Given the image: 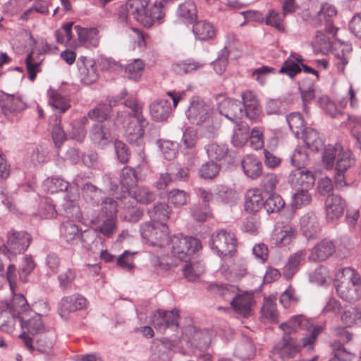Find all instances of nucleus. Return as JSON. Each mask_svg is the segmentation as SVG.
Here are the masks:
<instances>
[{
  "label": "nucleus",
  "mask_w": 361,
  "mask_h": 361,
  "mask_svg": "<svg viewBox=\"0 0 361 361\" xmlns=\"http://www.w3.org/2000/svg\"><path fill=\"white\" fill-rule=\"evenodd\" d=\"M279 328L286 336L296 332L299 329H305L307 333L301 339V346L308 350L313 349L317 336L323 331L322 326H314L312 320L307 319L303 314L293 316L287 322L281 324Z\"/></svg>",
  "instance_id": "obj_1"
},
{
  "label": "nucleus",
  "mask_w": 361,
  "mask_h": 361,
  "mask_svg": "<svg viewBox=\"0 0 361 361\" xmlns=\"http://www.w3.org/2000/svg\"><path fill=\"white\" fill-rule=\"evenodd\" d=\"M149 0H128L124 8L126 18L132 17L145 27H151L156 21L161 20L165 13L154 4L147 8Z\"/></svg>",
  "instance_id": "obj_2"
},
{
  "label": "nucleus",
  "mask_w": 361,
  "mask_h": 361,
  "mask_svg": "<svg viewBox=\"0 0 361 361\" xmlns=\"http://www.w3.org/2000/svg\"><path fill=\"white\" fill-rule=\"evenodd\" d=\"M142 110L143 105L140 104L130 109V111L128 115H125L123 120V114H118L116 122L123 125L125 128V137L130 143L139 145L144 135L143 128L147 124V121L143 116Z\"/></svg>",
  "instance_id": "obj_3"
},
{
  "label": "nucleus",
  "mask_w": 361,
  "mask_h": 361,
  "mask_svg": "<svg viewBox=\"0 0 361 361\" xmlns=\"http://www.w3.org/2000/svg\"><path fill=\"white\" fill-rule=\"evenodd\" d=\"M211 248L221 257H231L237 249V239L233 233L221 229L211 235Z\"/></svg>",
  "instance_id": "obj_4"
},
{
  "label": "nucleus",
  "mask_w": 361,
  "mask_h": 361,
  "mask_svg": "<svg viewBox=\"0 0 361 361\" xmlns=\"http://www.w3.org/2000/svg\"><path fill=\"white\" fill-rule=\"evenodd\" d=\"M169 242L173 256L185 262H188L190 257L202 247L198 239L191 236H184L182 234L173 235L170 238Z\"/></svg>",
  "instance_id": "obj_5"
},
{
  "label": "nucleus",
  "mask_w": 361,
  "mask_h": 361,
  "mask_svg": "<svg viewBox=\"0 0 361 361\" xmlns=\"http://www.w3.org/2000/svg\"><path fill=\"white\" fill-rule=\"evenodd\" d=\"M140 231L142 238L153 246L164 247L169 243V228L166 223H144Z\"/></svg>",
  "instance_id": "obj_6"
},
{
  "label": "nucleus",
  "mask_w": 361,
  "mask_h": 361,
  "mask_svg": "<svg viewBox=\"0 0 361 361\" xmlns=\"http://www.w3.org/2000/svg\"><path fill=\"white\" fill-rule=\"evenodd\" d=\"M214 108L209 102L197 96L191 97L186 116L191 123L201 125L212 116Z\"/></svg>",
  "instance_id": "obj_7"
},
{
  "label": "nucleus",
  "mask_w": 361,
  "mask_h": 361,
  "mask_svg": "<svg viewBox=\"0 0 361 361\" xmlns=\"http://www.w3.org/2000/svg\"><path fill=\"white\" fill-rule=\"evenodd\" d=\"M31 241L32 237L26 231L11 229L7 233L3 250L13 255L21 254L27 250Z\"/></svg>",
  "instance_id": "obj_8"
},
{
  "label": "nucleus",
  "mask_w": 361,
  "mask_h": 361,
  "mask_svg": "<svg viewBox=\"0 0 361 361\" xmlns=\"http://www.w3.org/2000/svg\"><path fill=\"white\" fill-rule=\"evenodd\" d=\"M179 318V311L176 309L171 311L157 310L152 316V324L161 334L165 333L169 328L175 331L178 328Z\"/></svg>",
  "instance_id": "obj_9"
},
{
  "label": "nucleus",
  "mask_w": 361,
  "mask_h": 361,
  "mask_svg": "<svg viewBox=\"0 0 361 361\" xmlns=\"http://www.w3.org/2000/svg\"><path fill=\"white\" fill-rule=\"evenodd\" d=\"M77 66L80 81L82 83L90 85L97 81L99 72L92 59L81 56L78 59Z\"/></svg>",
  "instance_id": "obj_10"
},
{
  "label": "nucleus",
  "mask_w": 361,
  "mask_h": 361,
  "mask_svg": "<svg viewBox=\"0 0 361 361\" xmlns=\"http://www.w3.org/2000/svg\"><path fill=\"white\" fill-rule=\"evenodd\" d=\"M217 109L219 114L235 123L243 116V104L237 99H224L218 103Z\"/></svg>",
  "instance_id": "obj_11"
},
{
  "label": "nucleus",
  "mask_w": 361,
  "mask_h": 361,
  "mask_svg": "<svg viewBox=\"0 0 361 361\" xmlns=\"http://www.w3.org/2000/svg\"><path fill=\"white\" fill-rule=\"evenodd\" d=\"M87 306V300L80 294L63 297L59 305L61 317L67 319L70 313L82 310Z\"/></svg>",
  "instance_id": "obj_12"
},
{
  "label": "nucleus",
  "mask_w": 361,
  "mask_h": 361,
  "mask_svg": "<svg viewBox=\"0 0 361 361\" xmlns=\"http://www.w3.org/2000/svg\"><path fill=\"white\" fill-rule=\"evenodd\" d=\"M300 350V345H295L288 336L284 334L281 341L274 347L272 354L282 361H287L293 358Z\"/></svg>",
  "instance_id": "obj_13"
},
{
  "label": "nucleus",
  "mask_w": 361,
  "mask_h": 361,
  "mask_svg": "<svg viewBox=\"0 0 361 361\" xmlns=\"http://www.w3.org/2000/svg\"><path fill=\"white\" fill-rule=\"evenodd\" d=\"M173 343L168 338L154 340L150 348L151 361H171Z\"/></svg>",
  "instance_id": "obj_14"
},
{
  "label": "nucleus",
  "mask_w": 361,
  "mask_h": 361,
  "mask_svg": "<svg viewBox=\"0 0 361 361\" xmlns=\"http://www.w3.org/2000/svg\"><path fill=\"white\" fill-rule=\"evenodd\" d=\"M1 108L5 116H8L23 111L26 104L22 97L18 94L3 93L0 100Z\"/></svg>",
  "instance_id": "obj_15"
},
{
  "label": "nucleus",
  "mask_w": 361,
  "mask_h": 361,
  "mask_svg": "<svg viewBox=\"0 0 361 361\" xmlns=\"http://www.w3.org/2000/svg\"><path fill=\"white\" fill-rule=\"evenodd\" d=\"M345 208V200L338 195H328L325 200V212L328 221H334L343 214Z\"/></svg>",
  "instance_id": "obj_16"
},
{
  "label": "nucleus",
  "mask_w": 361,
  "mask_h": 361,
  "mask_svg": "<svg viewBox=\"0 0 361 361\" xmlns=\"http://www.w3.org/2000/svg\"><path fill=\"white\" fill-rule=\"evenodd\" d=\"M300 229L307 238H314L321 230L319 216L310 211L301 216L300 219Z\"/></svg>",
  "instance_id": "obj_17"
},
{
  "label": "nucleus",
  "mask_w": 361,
  "mask_h": 361,
  "mask_svg": "<svg viewBox=\"0 0 361 361\" xmlns=\"http://www.w3.org/2000/svg\"><path fill=\"white\" fill-rule=\"evenodd\" d=\"M243 115L251 121H256L260 115V106L259 101L252 91H245L242 93Z\"/></svg>",
  "instance_id": "obj_18"
},
{
  "label": "nucleus",
  "mask_w": 361,
  "mask_h": 361,
  "mask_svg": "<svg viewBox=\"0 0 361 361\" xmlns=\"http://www.w3.org/2000/svg\"><path fill=\"white\" fill-rule=\"evenodd\" d=\"M288 183L293 187H301V189H310L315 182V177L312 172L302 169L293 170L288 178Z\"/></svg>",
  "instance_id": "obj_19"
},
{
  "label": "nucleus",
  "mask_w": 361,
  "mask_h": 361,
  "mask_svg": "<svg viewBox=\"0 0 361 361\" xmlns=\"http://www.w3.org/2000/svg\"><path fill=\"white\" fill-rule=\"evenodd\" d=\"M75 30L77 32L78 39L81 45L87 48L98 47L101 36L98 29L85 28L80 25H75Z\"/></svg>",
  "instance_id": "obj_20"
},
{
  "label": "nucleus",
  "mask_w": 361,
  "mask_h": 361,
  "mask_svg": "<svg viewBox=\"0 0 361 361\" xmlns=\"http://www.w3.org/2000/svg\"><path fill=\"white\" fill-rule=\"evenodd\" d=\"M19 324L23 331L32 336L43 334L49 331L48 327L42 321V315L39 314H35L29 319H27L25 316L21 317Z\"/></svg>",
  "instance_id": "obj_21"
},
{
  "label": "nucleus",
  "mask_w": 361,
  "mask_h": 361,
  "mask_svg": "<svg viewBox=\"0 0 361 361\" xmlns=\"http://www.w3.org/2000/svg\"><path fill=\"white\" fill-rule=\"evenodd\" d=\"M336 251V246L329 239H324L310 251L309 260L312 262L324 261L331 257Z\"/></svg>",
  "instance_id": "obj_22"
},
{
  "label": "nucleus",
  "mask_w": 361,
  "mask_h": 361,
  "mask_svg": "<svg viewBox=\"0 0 361 361\" xmlns=\"http://www.w3.org/2000/svg\"><path fill=\"white\" fill-rule=\"evenodd\" d=\"M254 303L253 295L248 293L237 295L231 302L235 312L243 317H248L252 314Z\"/></svg>",
  "instance_id": "obj_23"
},
{
  "label": "nucleus",
  "mask_w": 361,
  "mask_h": 361,
  "mask_svg": "<svg viewBox=\"0 0 361 361\" xmlns=\"http://www.w3.org/2000/svg\"><path fill=\"white\" fill-rule=\"evenodd\" d=\"M90 137L94 145L104 147L111 142L112 137L108 127L104 123L94 124L90 132Z\"/></svg>",
  "instance_id": "obj_24"
},
{
  "label": "nucleus",
  "mask_w": 361,
  "mask_h": 361,
  "mask_svg": "<svg viewBox=\"0 0 361 361\" xmlns=\"http://www.w3.org/2000/svg\"><path fill=\"white\" fill-rule=\"evenodd\" d=\"M171 109L170 102L164 99H156L149 105L150 115L156 121L166 120L171 114Z\"/></svg>",
  "instance_id": "obj_25"
},
{
  "label": "nucleus",
  "mask_w": 361,
  "mask_h": 361,
  "mask_svg": "<svg viewBox=\"0 0 361 361\" xmlns=\"http://www.w3.org/2000/svg\"><path fill=\"white\" fill-rule=\"evenodd\" d=\"M79 242L84 248L94 253L103 247V240L98 236L95 229H87L82 231Z\"/></svg>",
  "instance_id": "obj_26"
},
{
  "label": "nucleus",
  "mask_w": 361,
  "mask_h": 361,
  "mask_svg": "<svg viewBox=\"0 0 361 361\" xmlns=\"http://www.w3.org/2000/svg\"><path fill=\"white\" fill-rule=\"evenodd\" d=\"M295 228L290 224L277 226L274 231L272 240L278 246H286L295 238Z\"/></svg>",
  "instance_id": "obj_27"
},
{
  "label": "nucleus",
  "mask_w": 361,
  "mask_h": 361,
  "mask_svg": "<svg viewBox=\"0 0 361 361\" xmlns=\"http://www.w3.org/2000/svg\"><path fill=\"white\" fill-rule=\"evenodd\" d=\"M82 233L79 226L70 221L63 223L60 227L61 237L72 245L78 244Z\"/></svg>",
  "instance_id": "obj_28"
},
{
  "label": "nucleus",
  "mask_w": 361,
  "mask_h": 361,
  "mask_svg": "<svg viewBox=\"0 0 361 361\" xmlns=\"http://www.w3.org/2000/svg\"><path fill=\"white\" fill-rule=\"evenodd\" d=\"M304 61L303 58L297 54H291L289 57L283 63L279 73L288 76L293 79L296 75L301 72L302 68L300 64Z\"/></svg>",
  "instance_id": "obj_29"
},
{
  "label": "nucleus",
  "mask_w": 361,
  "mask_h": 361,
  "mask_svg": "<svg viewBox=\"0 0 361 361\" xmlns=\"http://www.w3.org/2000/svg\"><path fill=\"white\" fill-rule=\"evenodd\" d=\"M242 167L245 174L251 179H256L262 173V164L255 155L249 154L242 161Z\"/></svg>",
  "instance_id": "obj_30"
},
{
  "label": "nucleus",
  "mask_w": 361,
  "mask_h": 361,
  "mask_svg": "<svg viewBox=\"0 0 361 361\" xmlns=\"http://www.w3.org/2000/svg\"><path fill=\"white\" fill-rule=\"evenodd\" d=\"M119 200L124 204L121 209V218L128 222H137L142 216V211L130 203L129 197L123 196V200Z\"/></svg>",
  "instance_id": "obj_31"
},
{
  "label": "nucleus",
  "mask_w": 361,
  "mask_h": 361,
  "mask_svg": "<svg viewBox=\"0 0 361 361\" xmlns=\"http://www.w3.org/2000/svg\"><path fill=\"white\" fill-rule=\"evenodd\" d=\"M176 16L188 24H193L197 20V8L192 1H186L178 5Z\"/></svg>",
  "instance_id": "obj_32"
},
{
  "label": "nucleus",
  "mask_w": 361,
  "mask_h": 361,
  "mask_svg": "<svg viewBox=\"0 0 361 361\" xmlns=\"http://www.w3.org/2000/svg\"><path fill=\"white\" fill-rule=\"evenodd\" d=\"M197 140V132L191 127H188L183 132L181 140V147L183 150H186L185 154H188L190 158L195 159L196 158V142Z\"/></svg>",
  "instance_id": "obj_33"
},
{
  "label": "nucleus",
  "mask_w": 361,
  "mask_h": 361,
  "mask_svg": "<svg viewBox=\"0 0 361 361\" xmlns=\"http://www.w3.org/2000/svg\"><path fill=\"white\" fill-rule=\"evenodd\" d=\"M264 200L259 189H249L245 194V209L250 213H255L264 207Z\"/></svg>",
  "instance_id": "obj_34"
},
{
  "label": "nucleus",
  "mask_w": 361,
  "mask_h": 361,
  "mask_svg": "<svg viewBox=\"0 0 361 361\" xmlns=\"http://www.w3.org/2000/svg\"><path fill=\"white\" fill-rule=\"evenodd\" d=\"M192 32L196 39L202 41L209 40L215 36L214 25L207 20L196 21L193 23Z\"/></svg>",
  "instance_id": "obj_35"
},
{
  "label": "nucleus",
  "mask_w": 361,
  "mask_h": 361,
  "mask_svg": "<svg viewBox=\"0 0 361 361\" xmlns=\"http://www.w3.org/2000/svg\"><path fill=\"white\" fill-rule=\"evenodd\" d=\"M103 190L91 183H85L82 188V197L86 202L95 206L102 200Z\"/></svg>",
  "instance_id": "obj_36"
},
{
  "label": "nucleus",
  "mask_w": 361,
  "mask_h": 361,
  "mask_svg": "<svg viewBox=\"0 0 361 361\" xmlns=\"http://www.w3.org/2000/svg\"><path fill=\"white\" fill-rule=\"evenodd\" d=\"M5 309H8L13 314L19 317L25 316L29 311L30 307L25 298L21 294L14 295L9 304L4 306Z\"/></svg>",
  "instance_id": "obj_37"
},
{
  "label": "nucleus",
  "mask_w": 361,
  "mask_h": 361,
  "mask_svg": "<svg viewBox=\"0 0 361 361\" xmlns=\"http://www.w3.org/2000/svg\"><path fill=\"white\" fill-rule=\"evenodd\" d=\"M250 137V127L247 123L240 122L238 123L234 129L231 137L232 145L238 148L245 145Z\"/></svg>",
  "instance_id": "obj_38"
},
{
  "label": "nucleus",
  "mask_w": 361,
  "mask_h": 361,
  "mask_svg": "<svg viewBox=\"0 0 361 361\" xmlns=\"http://www.w3.org/2000/svg\"><path fill=\"white\" fill-rule=\"evenodd\" d=\"M336 292L340 298L348 302H353L361 298V284L336 285Z\"/></svg>",
  "instance_id": "obj_39"
},
{
  "label": "nucleus",
  "mask_w": 361,
  "mask_h": 361,
  "mask_svg": "<svg viewBox=\"0 0 361 361\" xmlns=\"http://www.w3.org/2000/svg\"><path fill=\"white\" fill-rule=\"evenodd\" d=\"M171 209L164 202H157L148 210L150 219L155 223H165L170 216Z\"/></svg>",
  "instance_id": "obj_40"
},
{
  "label": "nucleus",
  "mask_w": 361,
  "mask_h": 361,
  "mask_svg": "<svg viewBox=\"0 0 361 361\" xmlns=\"http://www.w3.org/2000/svg\"><path fill=\"white\" fill-rule=\"evenodd\" d=\"M17 322H19V317L5 309L4 307H0V330L8 334L12 333Z\"/></svg>",
  "instance_id": "obj_41"
},
{
  "label": "nucleus",
  "mask_w": 361,
  "mask_h": 361,
  "mask_svg": "<svg viewBox=\"0 0 361 361\" xmlns=\"http://www.w3.org/2000/svg\"><path fill=\"white\" fill-rule=\"evenodd\" d=\"M212 331L209 329L194 330L191 343L201 350H207L211 345Z\"/></svg>",
  "instance_id": "obj_42"
},
{
  "label": "nucleus",
  "mask_w": 361,
  "mask_h": 361,
  "mask_svg": "<svg viewBox=\"0 0 361 361\" xmlns=\"http://www.w3.org/2000/svg\"><path fill=\"white\" fill-rule=\"evenodd\" d=\"M345 126L355 140L356 146L361 150V116L348 114Z\"/></svg>",
  "instance_id": "obj_43"
},
{
  "label": "nucleus",
  "mask_w": 361,
  "mask_h": 361,
  "mask_svg": "<svg viewBox=\"0 0 361 361\" xmlns=\"http://www.w3.org/2000/svg\"><path fill=\"white\" fill-rule=\"evenodd\" d=\"M337 11L335 6L326 4L322 6L320 11L311 20V25L314 27L322 25L323 22L334 21L333 18L336 17Z\"/></svg>",
  "instance_id": "obj_44"
},
{
  "label": "nucleus",
  "mask_w": 361,
  "mask_h": 361,
  "mask_svg": "<svg viewBox=\"0 0 361 361\" xmlns=\"http://www.w3.org/2000/svg\"><path fill=\"white\" fill-rule=\"evenodd\" d=\"M204 149L211 161L223 160L228 153V146L221 143L212 142L205 145Z\"/></svg>",
  "instance_id": "obj_45"
},
{
  "label": "nucleus",
  "mask_w": 361,
  "mask_h": 361,
  "mask_svg": "<svg viewBox=\"0 0 361 361\" xmlns=\"http://www.w3.org/2000/svg\"><path fill=\"white\" fill-rule=\"evenodd\" d=\"M305 251L300 250L290 256L283 269V274L287 279L293 277L298 271L300 262L305 259Z\"/></svg>",
  "instance_id": "obj_46"
},
{
  "label": "nucleus",
  "mask_w": 361,
  "mask_h": 361,
  "mask_svg": "<svg viewBox=\"0 0 361 361\" xmlns=\"http://www.w3.org/2000/svg\"><path fill=\"white\" fill-rule=\"evenodd\" d=\"M302 137L304 139L306 145L313 151H319L324 146V140L319 133L312 128L306 129L302 133Z\"/></svg>",
  "instance_id": "obj_47"
},
{
  "label": "nucleus",
  "mask_w": 361,
  "mask_h": 361,
  "mask_svg": "<svg viewBox=\"0 0 361 361\" xmlns=\"http://www.w3.org/2000/svg\"><path fill=\"white\" fill-rule=\"evenodd\" d=\"M68 187L69 183L58 176L47 178L43 183L44 190L50 193L66 191Z\"/></svg>",
  "instance_id": "obj_48"
},
{
  "label": "nucleus",
  "mask_w": 361,
  "mask_h": 361,
  "mask_svg": "<svg viewBox=\"0 0 361 361\" xmlns=\"http://www.w3.org/2000/svg\"><path fill=\"white\" fill-rule=\"evenodd\" d=\"M278 311L276 304L269 298H264V303L261 307V317L267 322L275 323L278 322Z\"/></svg>",
  "instance_id": "obj_49"
},
{
  "label": "nucleus",
  "mask_w": 361,
  "mask_h": 361,
  "mask_svg": "<svg viewBox=\"0 0 361 361\" xmlns=\"http://www.w3.org/2000/svg\"><path fill=\"white\" fill-rule=\"evenodd\" d=\"M286 121L290 130L298 137L304 133L307 129L304 118L300 113H290L287 116Z\"/></svg>",
  "instance_id": "obj_50"
},
{
  "label": "nucleus",
  "mask_w": 361,
  "mask_h": 361,
  "mask_svg": "<svg viewBox=\"0 0 361 361\" xmlns=\"http://www.w3.org/2000/svg\"><path fill=\"white\" fill-rule=\"evenodd\" d=\"M182 271L185 278L190 281H194L204 272V265L201 262H192L188 264L186 262Z\"/></svg>",
  "instance_id": "obj_51"
},
{
  "label": "nucleus",
  "mask_w": 361,
  "mask_h": 361,
  "mask_svg": "<svg viewBox=\"0 0 361 361\" xmlns=\"http://www.w3.org/2000/svg\"><path fill=\"white\" fill-rule=\"evenodd\" d=\"M319 103L321 107L331 117L340 118L343 116V109L338 105V102L335 103L331 101L328 96H322L319 99Z\"/></svg>",
  "instance_id": "obj_52"
},
{
  "label": "nucleus",
  "mask_w": 361,
  "mask_h": 361,
  "mask_svg": "<svg viewBox=\"0 0 361 361\" xmlns=\"http://www.w3.org/2000/svg\"><path fill=\"white\" fill-rule=\"evenodd\" d=\"M333 357L331 360L336 361H352L355 357V354L344 346L340 341H334L331 343Z\"/></svg>",
  "instance_id": "obj_53"
},
{
  "label": "nucleus",
  "mask_w": 361,
  "mask_h": 361,
  "mask_svg": "<svg viewBox=\"0 0 361 361\" xmlns=\"http://www.w3.org/2000/svg\"><path fill=\"white\" fill-rule=\"evenodd\" d=\"M355 160L352 157V152L349 149H345L342 147L338 154L336 171H346L349 168L355 164Z\"/></svg>",
  "instance_id": "obj_54"
},
{
  "label": "nucleus",
  "mask_w": 361,
  "mask_h": 361,
  "mask_svg": "<svg viewBox=\"0 0 361 361\" xmlns=\"http://www.w3.org/2000/svg\"><path fill=\"white\" fill-rule=\"evenodd\" d=\"M137 175L134 169L124 167L120 174V183L123 192H128L129 189L137 183Z\"/></svg>",
  "instance_id": "obj_55"
},
{
  "label": "nucleus",
  "mask_w": 361,
  "mask_h": 361,
  "mask_svg": "<svg viewBox=\"0 0 361 361\" xmlns=\"http://www.w3.org/2000/svg\"><path fill=\"white\" fill-rule=\"evenodd\" d=\"M357 90L354 85L350 83L345 97L338 100V105L342 109H345L349 103V106L353 110L358 109L360 107V102L356 96Z\"/></svg>",
  "instance_id": "obj_56"
},
{
  "label": "nucleus",
  "mask_w": 361,
  "mask_h": 361,
  "mask_svg": "<svg viewBox=\"0 0 361 361\" xmlns=\"http://www.w3.org/2000/svg\"><path fill=\"white\" fill-rule=\"evenodd\" d=\"M286 16L283 14V11L281 13L274 9H271L266 16L265 23L277 30L283 32L285 30L283 21Z\"/></svg>",
  "instance_id": "obj_57"
},
{
  "label": "nucleus",
  "mask_w": 361,
  "mask_h": 361,
  "mask_svg": "<svg viewBox=\"0 0 361 361\" xmlns=\"http://www.w3.org/2000/svg\"><path fill=\"white\" fill-rule=\"evenodd\" d=\"M285 206L283 198L276 193H271L264 201V208L268 214L277 213Z\"/></svg>",
  "instance_id": "obj_58"
},
{
  "label": "nucleus",
  "mask_w": 361,
  "mask_h": 361,
  "mask_svg": "<svg viewBox=\"0 0 361 361\" xmlns=\"http://www.w3.org/2000/svg\"><path fill=\"white\" fill-rule=\"evenodd\" d=\"M299 90L303 102L304 109L306 110V105L314 97V87L312 80L306 79L299 85Z\"/></svg>",
  "instance_id": "obj_59"
},
{
  "label": "nucleus",
  "mask_w": 361,
  "mask_h": 361,
  "mask_svg": "<svg viewBox=\"0 0 361 361\" xmlns=\"http://www.w3.org/2000/svg\"><path fill=\"white\" fill-rule=\"evenodd\" d=\"M312 44L316 51L321 52L322 54L328 53L331 48L330 38L322 31H317L316 32Z\"/></svg>",
  "instance_id": "obj_60"
},
{
  "label": "nucleus",
  "mask_w": 361,
  "mask_h": 361,
  "mask_svg": "<svg viewBox=\"0 0 361 361\" xmlns=\"http://www.w3.org/2000/svg\"><path fill=\"white\" fill-rule=\"evenodd\" d=\"M254 352L255 348L252 342L247 338L238 343L235 350V355L242 360L250 359Z\"/></svg>",
  "instance_id": "obj_61"
},
{
  "label": "nucleus",
  "mask_w": 361,
  "mask_h": 361,
  "mask_svg": "<svg viewBox=\"0 0 361 361\" xmlns=\"http://www.w3.org/2000/svg\"><path fill=\"white\" fill-rule=\"evenodd\" d=\"M145 68V63L141 59H135L126 67V73L129 79L137 81L141 78Z\"/></svg>",
  "instance_id": "obj_62"
},
{
  "label": "nucleus",
  "mask_w": 361,
  "mask_h": 361,
  "mask_svg": "<svg viewBox=\"0 0 361 361\" xmlns=\"http://www.w3.org/2000/svg\"><path fill=\"white\" fill-rule=\"evenodd\" d=\"M309 162L307 149L303 147H298L290 156V163L297 169H302Z\"/></svg>",
  "instance_id": "obj_63"
},
{
  "label": "nucleus",
  "mask_w": 361,
  "mask_h": 361,
  "mask_svg": "<svg viewBox=\"0 0 361 361\" xmlns=\"http://www.w3.org/2000/svg\"><path fill=\"white\" fill-rule=\"evenodd\" d=\"M356 285L361 284L359 274L353 268L345 267L342 269L341 281L337 285Z\"/></svg>",
  "instance_id": "obj_64"
}]
</instances>
